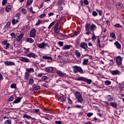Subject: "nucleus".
I'll return each instance as SVG.
<instances>
[{"instance_id": "1", "label": "nucleus", "mask_w": 124, "mask_h": 124, "mask_svg": "<svg viewBox=\"0 0 124 124\" xmlns=\"http://www.w3.org/2000/svg\"><path fill=\"white\" fill-rule=\"evenodd\" d=\"M97 29L96 25L93 24H91L89 23H86L85 25V31H90L93 32L94 33V31H95Z\"/></svg>"}, {"instance_id": "2", "label": "nucleus", "mask_w": 124, "mask_h": 124, "mask_svg": "<svg viewBox=\"0 0 124 124\" xmlns=\"http://www.w3.org/2000/svg\"><path fill=\"white\" fill-rule=\"evenodd\" d=\"M76 98L79 103H83V96L80 92L77 91L74 93Z\"/></svg>"}, {"instance_id": "3", "label": "nucleus", "mask_w": 124, "mask_h": 124, "mask_svg": "<svg viewBox=\"0 0 124 124\" xmlns=\"http://www.w3.org/2000/svg\"><path fill=\"white\" fill-rule=\"evenodd\" d=\"M75 80H76L77 81H83L84 82H86V83L89 85L91 84L92 82V79H88L84 77L77 78L75 79Z\"/></svg>"}, {"instance_id": "4", "label": "nucleus", "mask_w": 124, "mask_h": 124, "mask_svg": "<svg viewBox=\"0 0 124 124\" xmlns=\"http://www.w3.org/2000/svg\"><path fill=\"white\" fill-rule=\"evenodd\" d=\"M73 67L74 73H78V72H79L82 74L84 73V72H83V69H82V68H81V67L78 66H74Z\"/></svg>"}, {"instance_id": "5", "label": "nucleus", "mask_w": 124, "mask_h": 124, "mask_svg": "<svg viewBox=\"0 0 124 124\" xmlns=\"http://www.w3.org/2000/svg\"><path fill=\"white\" fill-rule=\"evenodd\" d=\"M36 30L35 29H32L30 33V37H35Z\"/></svg>"}, {"instance_id": "6", "label": "nucleus", "mask_w": 124, "mask_h": 124, "mask_svg": "<svg viewBox=\"0 0 124 124\" xmlns=\"http://www.w3.org/2000/svg\"><path fill=\"white\" fill-rule=\"evenodd\" d=\"M27 57H29V58H33V59H36L37 58V55L34 53H30L27 55Z\"/></svg>"}, {"instance_id": "7", "label": "nucleus", "mask_w": 124, "mask_h": 124, "mask_svg": "<svg viewBox=\"0 0 124 124\" xmlns=\"http://www.w3.org/2000/svg\"><path fill=\"white\" fill-rule=\"evenodd\" d=\"M23 36H24V33H21L16 37V42H20V41H21V39L23 38Z\"/></svg>"}, {"instance_id": "8", "label": "nucleus", "mask_w": 124, "mask_h": 124, "mask_svg": "<svg viewBox=\"0 0 124 124\" xmlns=\"http://www.w3.org/2000/svg\"><path fill=\"white\" fill-rule=\"evenodd\" d=\"M116 62L118 65H121L122 64V57L121 56H118L116 58Z\"/></svg>"}, {"instance_id": "9", "label": "nucleus", "mask_w": 124, "mask_h": 124, "mask_svg": "<svg viewBox=\"0 0 124 124\" xmlns=\"http://www.w3.org/2000/svg\"><path fill=\"white\" fill-rule=\"evenodd\" d=\"M19 61H21V62H30V59L26 57H20Z\"/></svg>"}, {"instance_id": "10", "label": "nucleus", "mask_w": 124, "mask_h": 124, "mask_svg": "<svg viewBox=\"0 0 124 124\" xmlns=\"http://www.w3.org/2000/svg\"><path fill=\"white\" fill-rule=\"evenodd\" d=\"M38 46L39 47V48H44V47H49V45H48V44H47L42 43L41 44H39Z\"/></svg>"}, {"instance_id": "11", "label": "nucleus", "mask_w": 124, "mask_h": 124, "mask_svg": "<svg viewBox=\"0 0 124 124\" xmlns=\"http://www.w3.org/2000/svg\"><path fill=\"white\" fill-rule=\"evenodd\" d=\"M80 48H82V49H84L86 50V49H87L88 48V45H87V44L82 42L80 44Z\"/></svg>"}, {"instance_id": "12", "label": "nucleus", "mask_w": 124, "mask_h": 124, "mask_svg": "<svg viewBox=\"0 0 124 124\" xmlns=\"http://www.w3.org/2000/svg\"><path fill=\"white\" fill-rule=\"evenodd\" d=\"M45 70L46 71V72H52V71L54 70V68L53 67H47L45 68Z\"/></svg>"}, {"instance_id": "13", "label": "nucleus", "mask_w": 124, "mask_h": 124, "mask_svg": "<svg viewBox=\"0 0 124 124\" xmlns=\"http://www.w3.org/2000/svg\"><path fill=\"white\" fill-rule=\"evenodd\" d=\"M5 65H7V66H9L10 65H15V63L12 62H4Z\"/></svg>"}, {"instance_id": "14", "label": "nucleus", "mask_w": 124, "mask_h": 124, "mask_svg": "<svg viewBox=\"0 0 124 124\" xmlns=\"http://www.w3.org/2000/svg\"><path fill=\"white\" fill-rule=\"evenodd\" d=\"M75 55L78 59H80V58H81V53L79 52V50H76L75 51Z\"/></svg>"}, {"instance_id": "15", "label": "nucleus", "mask_w": 124, "mask_h": 124, "mask_svg": "<svg viewBox=\"0 0 124 124\" xmlns=\"http://www.w3.org/2000/svg\"><path fill=\"white\" fill-rule=\"evenodd\" d=\"M111 74L112 75H120V74H121V73H120V71H119L118 70H113L111 72Z\"/></svg>"}, {"instance_id": "16", "label": "nucleus", "mask_w": 124, "mask_h": 124, "mask_svg": "<svg viewBox=\"0 0 124 124\" xmlns=\"http://www.w3.org/2000/svg\"><path fill=\"white\" fill-rule=\"evenodd\" d=\"M115 5L117 9H122L123 8V4L121 2H118Z\"/></svg>"}, {"instance_id": "17", "label": "nucleus", "mask_w": 124, "mask_h": 124, "mask_svg": "<svg viewBox=\"0 0 124 124\" xmlns=\"http://www.w3.org/2000/svg\"><path fill=\"white\" fill-rule=\"evenodd\" d=\"M57 74L59 76H60V77H62L63 76H64L65 75V73H62V72L60 71V70H57L56 72Z\"/></svg>"}, {"instance_id": "18", "label": "nucleus", "mask_w": 124, "mask_h": 124, "mask_svg": "<svg viewBox=\"0 0 124 124\" xmlns=\"http://www.w3.org/2000/svg\"><path fill=\"white\" fill-rule=\"evenodd\" d=\"M114 45L116 46L117 49H121V48H122L121 44L119 43V42L118 41H116L114 43Z\"/></svg>"}, {"instance_id": "19", "label": "nucleus", "mask_w": 124, "mask_h": 124, "mask_svg": "<svg viewBox=\"0 0 124 124\" xmlns=\"http://www.w3.org/2000/svg\"><path fill=\"white\" fill-rule=\"evenodd\" d=\"M22 99V98L20 97H17L16 99L13 102V103H15V104H16L17 103H20Z\"/></svg>"}, {"instance_id": "20", "label": "nucleus", "mask_w": 124, "mask_h": 124, "mask_svg": "<svg viewBox=\"0 0 124 124\" xmlns=\"http://www.w3.org/2000/svg\"><path fill=\"white\" fill-rule=\"evenodd\" d=\"M71 48V45H65L62 48V50H69Z\"/></svg>"}, {"instance_id": "21", "label": "nucleus", "mask_w": 124, "mask_h": 124, "mask_svg": "<svg viewBox=\"0 0 124 124\" xmlns=\"http://www.w3.org/2000/svg\"><path fill=\"white\" fill-rule=\"evenodd\" d=\"M106 98L108 101H112L113 100V96H111V95H107Z\"/></svg>"}, {"instance_id": "22", "label": "nucleus", "mask_w": 124, "mask_h": 124, "mask_svg": "<svg viewBox=\"0 0 124 124\" xmlns=\"http://www.w3.org/2000/svg\"><path fill=\"white\" fill-rule=\"evenodd\" d=\"M12 10V6H11V5H8L5 8V10L6 11H7V12H9V11H10Z\"/></svg>"}, {"instance_id": "23", "label": "nucleus", "mask_w": 124, "mask_h": 124, "mask_svg": "<svg viewBox=\"0 0 124 124\" xmlns=\"http://www.w3.org/2000/svg\"><path fill=\"white\" fill-rule=\"evenodd\" d=\"M29 77H30V73L26 72L24 75V78L25 80H29Z\"/></svg>"}, {"instance_id": "24", "label": "nucleus", "mask_w": 124, "mask_h": 124, "mask_svg": "<svg viewBox=\"0 0 124 124\" xmlns=\"http://www.w3.org/2000/svg\"><path fill=\"white\" fill-rule=\"evenodd\" d=\"M59 101H60V102H62V103H63V102H65V97L62 96L60 98H59Z\"/></svg>"}, {"instance_id": "25", "label": "nucleus", "mask_w": 124, "mask_h": 124, "mask_svg": "<svg viewBox=\"0 0 124 124\" xmlns=\"http://www.w3.org/2000/svg\"><path fill=\"white\" fill-rule=\"evenodd\" d=\"M26 71L27 72H29L30 73H33V72H34V70L33 69V68H27L26 69Z\"/></svg>"}, {"instance_id": "26", "label": "nucleus", "mask_w": 124, "mask_h": 124, "mask_svg": "<svg viewBox=\"0 0 124 124\" xmlns=\"http://www.w3.org/2000/svg\"><path fill=\"white\" fill-rule=\"evenodd\" d=\"M26 41L29 43H33V42H34V41H33L31 38H27Z\"/></svg>"}, {"instance_id": "27", "label": "nucleus", "mask_w": 124, "mask_h": 124, "mask_svg": "<svg viewBox=\"0 0 124 124\" xmlns=\"http://www.w3.org/2000/svg\"><path fill=\"white\" fill-rule=\"evenodd\" d=\"M88 62H89V59H84L83 60L82 64H83V65H86Z\"/></svg>"}, {"instance_id": "28", "label": "nucleus", "mask_w": 124, "mask_h": 124, "mask_svg": "<svg viewBox=\"0 0 124 124\" xmlns=\"http://www.w3.org/2000/svg\"><path fill=\"white\" fill-rule=\"evenodd\" d=\"M110 36L112 37V38H113V39H116V38H117V37H116V35L114 32L110 33Z\"/></svg>"}, {"instance_id": "29", "label": "nucleus", "mask_w": 124, "mask_h": 124, "mask_svg": "<svg viewBox=\"0 0 124 124\" xmlns=\"http://www.w3.org/2000/svg\"><path fill=\"white\" fill-rule=\"evenodd\" d=\"M110 104L112 107H113V108H116V107H117V104L115 102H110Z\"/></svg>"}, {"instance_id": "30", "label": "nucleus", "mask_w": 124, "mask_h": 124, "mask_svg": "<svg viewBox=\"0 0 124 124\" xmlns=\"http://www.w3.org/2000/svg\"><path fill=\"white\" fill-rule=\"evenodd\" d=\"M41 24H42V20L39 19L36 23L35 26H39V25H41Z\"/></svg>"}, {"instance_id": "31", "label": "nucleus", "mask_w": 124, "mask_h": 124, "mask_svg": "<svg viewBox=\"0 0 124 124\" xmlns=\"http://www.w3.org/2000/svg\"><path fill=\"white\" fill-rule=\"evenodd\" d=\"M18 22V19H15V18H14L12 21V23L13 25H15L16 24H17Z\"/></svg>"}, {"instance_id": "32", "label": "nucleus", "mask_w": 124, "mask_h": 124, "mask_svg": "<svg viewBox=\"0 0 124 124\" xmlns=\"http://www.w3.org/2000/svg\"><path fill=\"white\" fill-rule=\"evenodd\" d=\"M105 85L106 86H110V85H111V81L109 80H106L105 81Z\"/></svg>"}, {"instance_id": "33", "label": "nucleus", "mask_w": 124, "mask_h": 124, "mask_svg": "<svg viewBox=\"0 0 124 124\" xmlns=\"http://www.w3.org/2000/svg\"><path fill=\"white\" fill-rule=\"evenodd\" d=\"M4 124H11V120L8 119V120H6L4 122Z\"/></svg>"}, {"instance_id": "34", "label": "nucleus", "mask_w": 124, "mask_h": 124, "mask_svg": "<svg viewBox=\"0 0 124 124\" xmlns=\"http://www.w3.org/2000/svg\"><path fill=\"white\" fill-rule=\"evenodd\" d=\"M40 89V86H39V85H37L33 88V91H38V90Z\"/></svg>"}, {"instance_id": "35", "label": "nucleus", "mask_w": 124, "mask_h": 124, "mask_svg": "<svg viewBox=\"0 0 124 124\" xmlns=\"http://www.w3.org/2000/svg\"><path fill=\"white\" fill-rule=\"evenodd\" d=\"M42 80H48V81H50V79H49L48 77H47V76H43L42 78Z\"/></svg>"}, {"instance_id": "36", "label": "nucleus", "mask_w": 124, "mask_h": 124, "mask_svg": "<svg viewBox=\"0 0 124 124\" xmlns=\"http://www.w3.org/2000/svg\"><path fill=\"white\" fill-rule=\"evenodd\" d=\"M43 59H44L45 60H52V57H49V56H43Z\"/></svg>"}, {"instance_id": "37", "label": "nucleus", "mask_w": 124, "mask_h": 124, "mask_svg": "<svg viewBox=\"0 0 124 124\" xmlns=\"http://www.w3.org/2000/svg\"><path fill=\"white\" fill-rule=\"evenodd\" d=\"M97 36H95V35H94V33H93V36H92L91 39L92 40H95V39H96Z\"/></svg>"}, {"instance_id": "38", "label": "nucleus", "mask_w": 124, "mask_h": 124, "mask_svg": "<svg viewBox=\"0 0 124 124\" xmlns=\"http://www.w3.org/2000/svg\"><path fill=\"white\" fill-rule=\"evenodd\" d=\"M54 25H55V21L52 22L48 26V30H50L51 28H52V27H53V26H54Z\"/></svg>"}, {"instance_id": "39", "label": "nucleus", "mask_w": 124, "mask_h": 124, "mask_svg": "<svg viewBox=\"0 0 124 124\" xmlns=\"http://www.w3.org/2000/svg\"><path fill=\"white\" fill-rule=\"evenodd\" d=\"M54 32H55V33H59V32H60V29H59L58 27H55L54 29Z\"/></svg>"}, {"instance_id": "40", "label": "nucleus", "mask_w": 124, "mask_h": 124, "mask_svg": "<svg viewBox=\"0 0 124 124\" xmlns=\"http://www.w3.org/2000/svg\"><path fill=\"white\" fill-rule=\"evenodd\" d=\"M33 111L35 113H36V114H38V115L40 114V111H39V109L36 108L33 109Z\"/></svg>"}, {"instance_id": "41", "label": "nucleus", "mask_w": 124, "mask_h": 124, "mask_svg": "<svg viewBox=\"0 0 124 124\" xmlns=\"http://www.w3.org/2000/svg\"><path fill=\"white\" fill-rule=\"evenodd\" d=\"M6 3H7V0H3L2 1V6H4V5H5V4H6Z\"/></svg>"}, {"instance_id": "42", "label": "nucleus", "mask_w": 124, "mask_h": 124, "mask_svg": "<svg viewBox=\"0 0 124 124\" xmlns=\"http://www.w3.org/2000/svg\"><path fill=\"white\" fill-rule=\"evenodd\" d=\"M11 89H16V84H15V83L12 84L11 85Z\"/></svg>"}, {"instance_id": "43", "label": "nucleus", "mask_w": 124, "mask_h": 124, "mask_svg": "<svg viewBox=\"0 0 124 124\" xmlns=\"http://www.w3.org/2000/svg\"><path fill=\"white\" fill-rule=\"evenodd\" d=\"M97 46H98V47L99 48H101V45H100V40H99V39H97Z\"/></svg>"}, {"instance_id": "44", "label": "nucleus", "mask_w": 124, "mask_h": 124, "mask_svg": "<svg viewBox=\"0 0 124 124\" xmlns=\"http://www.w3.org/2000/svg\"><path fill=\"white\" fill-rule=\"evenodd\" d=\"M21 12H22L23 14H27V9H24V8L22 9Z\"/></svg>"}, {"instance_id": "45", "label": "nucleus", "mask_w": 124, "mask_h": 124, "mask_svg": "<svg viewBox=\"0 0 124 124\" xmlns=\"http://www.w3.org/2000/svg\"><path fill=\"white\" fill-rule=\"evenodd\" d=\"M23 118H26L27 119H28V120H30V119H31V117H30L29 115H28L27 114H25L23 116Z\"/></svg>"}, {"instance_id": "46", "label": "nucleus", "mask_w": 124, "mask_h": 124, "mask_svg": "<svg viewBox=\"0 0 124 124\" xmlns=\"http://www.w3.org/2000/svg\"><path fill=\"white\" fill-rule=\"evenodd\" d=\"M92 15H93V17H95V16H97L98 14H97V13L96 12L93 11L92 12Z\"/></svg>"}, {"instance_id": "47", "label": "nucleus", "mask_w": 124, "mask_h": 124, "mask_svg": "<svg viewBox=\"0 0 124 124\" xmlns=\"http://www.w3.org/2000/svg\"><path fill=\"white\" fill-rule=\"evenodd\" d=\"M46 17V14H43L39 16V18H40L41 19H42V18H44Z\"/></svg>"}, {"instance_id": "48", "label": "nucleus", "mask_w": 124, "mask_h": 124, "mask_svg": "<svg viewBox=\"0 0 124 124\" xmlns=\"http://www.w3.org/2000/svg\"><path fill=\"white\" fill-rule=\"evenodd\" d=\"M33 0H28L27 2V5H30V4H31Z\"/></svg>"}, {"instance_id": "49", "label": "nucleus", "mask_w": 124, "mask_h": 124, "mask_svg": "<svg viewBox=\"0 0 124 124\" xmlns=\"http://www.w3.org/2000/svg\"><path fill=\"white\" fill-rule=\"evenodd\" d=\"M75 108H78V109H82V108H83V107L79 105H77L75 106Z\"/></svg>"}, {"instance_id": "50", "label": "nucleus", "mask_w": 124, "mask_h": 124, "mask_svg": "<svg viewBox=\"0 0 124 124\" xmlns=\"http://www.w3.org/2000/svg\"><path fill=\"white\" fill-rule=\"evenodd\" d=\"M63 55L65 57H67V56H69V52L68 51H66L63 53Z\"/></svg>"}, {"instance_id": "51", "label": "nucleus", "mask_w": 124, "mask_h": 124, "mask_svg": "<svg viewBox=\"0 0 124 124\" xmlns=\"http://www.w3.org/2000/svg\"><path fill=\"white\" fill-rule=\"evenodd\" d=\"M11 36H12V38H16V34L14 32H12L11 33Z\"/></svg>"}, {"instance_id": "52", "label": "nucleus", "mask_w": 124, "mask_h": 124, "mask_svg": "<svg viewBox=\"0 0 124 124\" xmlns=\"http://www.w3.org/2000/svg\"><path fill=\"white\" fill-rule=\"evenodd\" d=\"M96 11H97V13H99V15L100 16H101L102 15V12L100 10L96 9Z\"/></svg>"}, {"instance_id": "53", "label": "nucleus", "mask_w": 124, "mask_h": 124, "mask_svg": "<svg viewBox=\"0 0 124 124\" xmlns=\"http://www.w3.org/2000/svg\"><path fill=\"white\" fill-rule=\"evenodd\" d=\"M62 1H63V0H59L58 2V5H62Z\"/></svg>"}, {"instance_id": "54", "label": "nucleus", "mask_w": 124, "mask_h": 124, "mask_svg": "<svg viewBox=\"0 0 124 124\" xmlns=\"http://www.w3.org/2000/svg\"><path fill=\"white\" fill-rule=\"evenodd\" d=\"M87 31V32L85 33V34H87V35H89L91 34V33H92V31L90 30H87V31Z\"/></svg>"}, {"instance_id": "55", "label": "nucleus", "mask_w": 124, "mask_h": 124, "mask_svg": "<svg viewBox=\"0 0 124 124\" xmlns=\"http://www.w3.org/2000/svg\"><path fill=\"white\" fill-rule=\"evenodd\" d=\"M33 84V79H30L29 81V85H32Z\"/></svg>"}, {"instance_id": "56", "label": "nucleus", "mask_w": 124, "mask_h": 124, "mask_svg": "<svg viewBox=\"0 0 124 124\" xmlns=\"http://www.w3.org/2000/svg\"><path fill=\"white\" fill-rule=\"evenodd\" d=\"M14 100V97L13 96H11L10 97V98L8 99V101L11 102V101H13Z\"/></svg>"}, {"instance_id": "57", "label": "nucleus", "mask_w": 124, "mask_h": 124, "mask_svg": "<svg viewBox=\"0 0 124 124\" xmlns=\"http://www.w3.org/2000/svg\"><path fill=\"white\" fill-rule=\"evenodd\" d=\"M114 27H115V28H122V25H121L120 24H116L115 25H114Z\"/></svg>"}, {"instance_id": "58", "label": "nucleus", "mask_w": 124, "mask_h": 124, "mask_svg": "<svg viewBox=\"0 0 124 124\" xmlns=\"http://www.w3.org/2000/svg\"><path fill=\"white\" fill-rule=\"evenodd\" d=\"M83 2L85 5H88L89 1L88 0H84Z\"/></svg>"}, {"instance_id": "59", "label": "nucleus", "mask_w": 124, "mask_h": 124, "mask_svg": "<svg viewBox=\"0 0 124 124\" xmlns=\"http://www.w3.org/2000/svg\"><path fill=\"white\" fill-rule=\"evenodd\" d=\"M44 75H45L44 73H40L38 74L37 77H41L43 76Z\"/></svg>"}, {"instance_id": "60", "label": "nucleus", "mask_w": 124, "mask_h": 124, "mask_svg": "<svg viewBox=\"0 0 124 124\" xmlns=\"http://www.w3.org/2000/svg\"><path fill=\"white\" fill-rule=\"evenodd\" d=\"M93 115V113L92 112H89L87 113V117H92Z\"/></svg>"}, {"instance_id": "61", "label": "nucleus", "mask_w": 124, "mask_h": 124, "mask_svg": "<svg viewBox=\"0 0 124 124\" xmlns=\"http://www.w3.org/2000/svg\"><path fill=\"white\" fill-rule=\"evenodd\" d=\"M58 44H59V45H60V46H61V47H62V46L63 45V42H59L58 43Z\"/></svg>"}, {"instance_id": "62", "label": "nucleus", "mask_w": 124, "mask_h": 124, "mask_svg": "<svg viewBox=\"0 0 124 124\" xmlns=\"http://www.w3.org/2000/svg\"><path fill=\"white\" fill-rule=\"evenodd\" d=\"M6 47H5V49L6 50H7V49H9V45H10V44L9 43H7L6 44Z\"/></svg>"}, {"instance_id": "63", "label": "nucleus", "mask_w": 124, "mask_h": 124, "mask_svg": "<svg viewBox=\"0 0 124 124\" xmlns=\"http://www.w3.org/2000/svg\"><path fill=\"white\" fill-rule=\"evenodd\" d=\"M55 14H54V13H50L49 14H48V17H51V16H53V15H54Z\"/></svg>"}, {"instance_id": "64", "label": "nucleus", "mask_w": 124, "mask_h": 124, "mask_svg": "<svg viewBox=\"0 0 124 124\" xmlns=\"http://www.w3.org/2000/svg\"><path fill=\"white\" fill-rule=\"evenodd\" d=\"M0 12H4V8L3 7L0 8Z\"/></svg>"}]
</instances>
